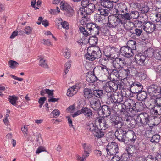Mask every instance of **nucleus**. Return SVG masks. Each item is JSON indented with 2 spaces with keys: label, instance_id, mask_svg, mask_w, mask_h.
<instances>
[{
  "label": "nucleus",
  "instance_id": "nucleus-1",
  "mask_svg": "<svg viewBox=\"0 0 161 161\" xmlns=\"http://www.w3.org/2000/svg\"><path fill=\"white\" fill-rule=\"evenodd\" d=\"M147 15L145 14L144 16H142V19H141V21L135 20V24L137 25L139 24L140 25L142 26L143 29L148 33H151L155 30H159L158 28L157 29V26H161L160 25L155 24L151 22L147 21Z\"/></svg>",
  "mask_w": 161,
  "mask_h": 161
},
{
  "label": "nucleus",
  "instance_id": "nucleus-2",
  "mask_svg": "<svg viewBox=\"0 0 161 161\" xmlns=\"http://www.w3.org/2000/svg\"><path fill=\"white\" fill-rule=\"evenodd\" d=\"M130 23H132L133 25H134L135 28L133 32H129V35L130 36L133 38L136 39L141 37L142 40L146 39L147 37L144 35L142 26H141L139 24L138 25L135 24V21L134 23L131 22Z\"/></svg>",
  "mask_w": 161,
  "mask_h": 161
},
{
  "label": "nucleus",
  "instance_id": "nucleus-3",
  "mask_svg": "<svg viewBox=\"0 0 161 161\" xmlns=\"http://www.w3.org/2000/svg\"><path fill=\"white\" fill-rule=\"evenodd\" d=\"M107 24L110 28L115 27L119 31H123V22H121V19L119 18L114 16H109Z\"/></svg>",
  "mask_w": 161,
  "mask_h": 161
},
{
  "label": "nucleus",
  "instance_id": "nucleus-4",
  "mask_svg": "<svg viewBox=\"0 0 161 161\" xmlns=\"http://www.w3.org/2000/svg\"><path fill=\"white\" fill-rule=\"evenodd\" d=\"M123 88L121 81L113 83H105L103 86L104 89L108 92H114L118 89L120 90Z\"/></svg>",
  "mask_w": 161,
  "mask_h": 161
},
{
  "label": "nucleus",
  "instance_id": "nucleus-5",
  "mask_svg": "<svg viewBox=\"0 0 161 161\" xmlns=\"http://www.w3.org/2000/svg\"><path fill=\"white\" fill-rule=\"evenodd\" d=\"M152 117L151 115H149L146 112H142L139 114L137 116V119L139 121V123L141 124L142 126H146L148 125L151 129L153 127L152 126H149V123L150 120Z\"/></svg>",
  "mask_w": 161,
  "mask_h": 161
},
{
  "label": "nucleus",
  "instance_id": "nucleus-6",
  "mask_svg": "<svg viewBox=\"0 0 161 161\" xmlns=\"http://www.w3.org/2000/svg\"><path fill=\"white\" fill-rule=\"evenodd\" d=\"M127 86L130 92L133 94H137L141 92L143 88V86L141 83L137 81L128 82Z\"/></svg>",
  "mask_w": 161,
  "mask_h": 161
},
{
  "label": "nucleus",
  "instance_id": "nucleus-7",
  "mask_svg": "<svg viewBox=\"0 0 161 161\" xmlns=\"http://www.w3.org/2000/svg\"><path fill=\"white\" fill-rule=\"evenodd\" d=\"M127 132L124 129H117L116 130L115 136L116 138L119 141L123 142L126 145H129L128 141L125 138L126 136Z\"/></svg>",
  "mask_w": 161,
  "mask_h": 161
},
{
  "label": "nucleus",
  "instance_id": "nucleus-8",
  "mask_svg": "<svg viewBox=\"0 0 161 161\" xmlns=\"http://www.w3.org/2000/svg\"><path fill=\"white\" fill-rule=\"evenodd\" d=\"M60 5L61 10H64V13L65 15L69 17H71L73 16L74 14V11L69 4L62 1Z\"/></svg>",
  "mask_w": 161,
  "mask_h": 161
},
{
  "label": "nucleus",
  "instance_id": "nucleus-9",
  "mask_svg": "<svg viewBox=\"0 0 161 161\" xmlns=\"http://www.w3.org/2000/svg\"><path fill=\"white\" fill-rule=\"evenodd\" d=\"M106 150L108 155L114 156L119 152L118 144L114 142L109 143L106 146Z\"/></svg>",
  "mask_w": 161,
  "mask_h": 161
},
{
  "label": "nucleus",
  "instance_id": "nucleus-10",
  "mask_svg": "<svg viewBox=\"0 0 161 161\" xmlns=\"http://www.w3.org/2000/svg\"><path fill=\"white\" fill-rule=\"evenodd\" d=\"M86 28L88 30L89 35L96 36L99 34L100 27L95 23H89L86 25Z\"/></svg>",
  "mask_w": 161,
  "mask_h": 161
},
{
  "label": "nucleus",
  "instance_id": "nucleus-11",
  "mask_svg": "<svg viewBox=\"0 0 161 161\" xmlns=\"http://www.w3.org/2000/svg\"><path fill=\"white\" fill-rule=\"evenodd\" d=\"M135 6L141 11V13L143 14V15H142L141 19H142V16H144L145 14L146 15V13L149 11V7L144 1L135 3Z\"/></svg>",
  "mask_w": 161,
  "mask_h": 161
},
{
  "label": "nucleus",
  "instance_id": "nucleus-12",
  "mask_svg": "<svg viewBox=\"0 0 161 161\" xmlns=\"http://www.w3.org/2000/svg\"><path fill=\"white\" fill-rule=\"evenodd\" d=\"M120 15V18L121 22H123V26L126 30L128 31H130L132 30V27H126L125 26V24L126 23L127 20H130L131 19L130 13L128 12V11L124 12L119 14Z\"/></svg>",
  "mask_w": 161,
  "mask_h": 161
},
{
  "label": "nucleus",
  "instance_id": "nucleus-13",
  "mask_svg": "<svg viewBox=\"0 0 161 161\" xmlns=\"http://www.w3.org/2000/svg\"><path fill=\"white\" fill-rule=\"evenodd\" d=\"M107 119H106L104 117H100L96 118L95 120V122L103 130H105L109 127V125L107 124Z\"/></svg>",
  "mask_w": 161,
  "mask_h": 161
},
{
  "label": "nucleus",
  "instance_id": "nucleus-14",
  "mask_svg": "<svg viewBox=\"0 0 161 161\" xmlns=\"http://www.w3.org/2000/svg\"><path fill=\"white\" fill-rule=\"evenodd\" d=\"M119 51L121 55L125 57L130 58L134 55V52L127 46L122 47L119 49Z\"/></svg>",
  "mask_w": 161,
  "mask_h": 161
},
{
  "label": "nucleus",
  "instance_id": "nucleus-15",
  "mask_svg": "<svg viewBox=\"0 0 161 161\" xmlns=\"http://www.w3.org/2000/svg\"><path fill=\"white\" fill-rule=\"evenodd\" d=\"M160 86L152 84L147 88V92L151 96H157L158 95Z\"/></svg>",
  "mask_w": 161,
  "mask_h": 161
},
{
  "label": "nucleus",
  "instance_id": "nucleus-16",
  "mask_svg": "<svg viewBox=\"0 0 161 161\" xmlns=\"http://www.w3.org/2000/svg\"><path fill=\"white\" fill-rule=\"evenodd\" d=\"M132 70L131 67L127 68L126 69L123 68L121 67L119 69V79L121 78V79H125L127 77H130L131 74H130V71Z\"/></svg>",
  "mask_w": 161,
  "mask_h": 161
},
{
  "label": "nucleus",
  "instance_id": "nucleus-17",
  "mask_svg": "<svg viewBox=\"0 0 161 161\" xmlns=\"http://www.w3.org/2000/svg\"><path fill=\"white\" fill-rule=\"evenodd\" d=\"M147 56L149 57H153L158 60H161V50H156L153 51L151 50L147 51Z\"/></svg>",
  "mask_w": 161,
  "mask_h": 161
},
{
  "label": "nucleus",
  "instance_id": "nucleus-18",
  "mask_svg": "<svg viewBox=\"0 0 161 161\" xmlns=\"http://www.w3.org/2000/svg\"><path fill=\"white\" fill-rule=\"evenodd\" d=\"M88 47L91 48V49H90V51L89 52V54H92L93 55L95 60L96 58H98L101 57L102 53L99 47Z\"/></svg>",
  "mask_w": 161,
  "mask_h": 161
},
{
  "label": "nucleus",
  "instance_id": "nucleus-19",
  "mask_svg": "<svg viewBox=\"0 0 161 161\" xmlns=\"http://www.w3.org/2000/svg\"><path fill=\"white\" fill-rule=\"evenodd\" d=\"M146 58V56L141 53L136 55L135 57V59L137 64L140 66L145 65V61Z\"/></svg>",
  "mask_w": 161,
  "mask_h": 161
},
{
  "label": "nucleus",
  "instance_id": "nucleus-20",
  "mask_svg": "<svg viewBox=\"0 0 161 161\" xmlns=\"http://www.w3.org/2000/svg\"><path fill=\"white\" fill-rule=\"evenodd\" d=\"M127 139L128 142H131V143H134L136 140L137 136L134 131L132 130H129L127 132L126 139Z\"/></svg>",
  "mask_w": 161,
  "mask_h": 161
},
{
  "label": "nucleus",
  "instance_id": "nucleus-21",
  "mask_svg": "<svg viewBox=\"0 0 161 161\" xmlns=\"http://www.w3.org/2000/svg\"><path fill=\"white\" fill-rule=\"evenodd\" d=\"M134 71H136V72L135 73V76L136 79L142 80H144L146 79L147 77V75L144 73L142 71L140 70L138 71L136 70V68H133L132 69Z\"/></svg>",
  "mask_w": 161,
  "mask_h": 161
},
{
  "label": "nucleus",
  "instance_id": "nucleus-22",
  "mask_svg": "<svg viewBox=\"0 0 161 161\" xmlns=\"http://www.w3.org/2000/svg\"><path fill=\"white\" fill-rule=\"evenodd\" d=\"M120 119L119 117L115 116L114 119H112L111 120L112 126L116 128L120 129L122 126L123 123L121 121L122 118H121V119Z\"/></svg>",
  "mask_w": 161,
  "mask_h": 161
},
{
  "label": "nucleus",
  "instance_id": "nucleus-23",
  "mask_svg": "<svg viewBox=\"0 0 161 161\" xmlns=\"http://www.w3.org/2000/svg\"><path fill=\"white\" fill-rule=\"evenodd\" d=\"M124 96V95L122 94V91H121L120 92H117L113 94V98L115 102V104L119 103L122 102Z\"/></svg>",
  "mask_w": 161,
  "mask_h": 161
},
{
  "label": "nucleus",
  "instance_id": "nucleus-24",
  "mask_svg": "<svg viewBox=\"0 0 161 161\" xmlns=\"http://www.w3.org/2000/svg\"><path fill=\"white\" fill-rule=\"evenodd\" d=\"M118 8V9L116 10V14L118 15L128 11L127 5L124 3H119Z\"/></svg>",
  "mask_w": 161,
  "mask_h": 161
},
{
  "label": "nucleus",
  "instance_id": "nucleus-25",
  "mask_svg": "<svg viewBox=\"0 0 161 161\" xmlns=\"http://www.w3.org/2000/svg\"><path fill=\"white\" fill-rule=\"evenodd\" d=\"M111 109H112L109 106L103 105L101 107L100 110L102 111V115H105L107 117L110 115Z\"/></svg>",
  "mask_w": 161,
  "mask_h": 161
},
{
  "label": "nucleus",
  "instance_id": "nucleus-26",
  "mask_svg": "<svg viewBox=\"0 0 161 161\" xmlns=\"http://www.w3.org/2000/svg\"><path fill=\"white\" fill-rule=\"evenodd\" d=\"M82 114L89 118H92L93 115V113L91 109L87 107H83L81 109Z\"/></svg>",
  "mask_w": 161,
  "mask_h": 161
},
{
  "label": "nucleus",
  "instance_id": "nucleus-27",
  "mask_svg": "<svg viewBox=\"0 0 161 161\" xmlns=\"http://www.w3.org/2000/svg\"><path fill=\"white\" fill-rule=\"evenodd\" d=\"M125 103L127 104L128 105H129L128 106H126L127 112L129 111L131 113L134 115H136V107L135 106V103H132V104L131 103H129L127 101H126Z\"/></svg>",
  "mask_w": 161,
  "mask_h": 161
},
{
  "label": "nucleus",
  "instance_id": "nucleus-28",
  "mask_svg": "<svg viewBox=\"0 0 161 161\" xmlns=\"http://www.w3.org/2000/svg\"><path fill=\"white\" fill-rule=\"evenodd\" d=\"M102 129L98 128V127L95 131L93 133L94 136L97 139L102 138L104 136L105 132Z\"/></svg>",
  "mask_w": 161,
  "mask_h": 161
},
{
  "label": "nucleus",
  "instance_id": "nucleus-29",
  "mask_svg": "<svg viewBox=\"0 0 161 161\" xmlns=\"http://www.w3.org/2000/svg\"><path fill=\"white\" fill-rule=\"evenodd\" d=\"M126 46L134 52L136 50L137 43L136 42L133 40H129L126 43Z\"/></svg>",
  "mask_w": 161,
  "mask_h": 161
},
{
  "label": "nucleus",
  "instance_id": "nucleus-30",
  "mask_svg": "<svg viewBox=\"0 0 161 161\" xmlns=\"http://www.w3.org/2000/svg\"><path fill=\"white\" fill-rule=\"evenodd\" d=\"M111 59H114L117 58L118 54L119 53V49L116 47H110Z\"/></svg>",
  "mask_w": 161,
  "mask_h": 161
},
{
  "label": "nucleus",
  "instance_id": "nucleus-31",
  "mask_svg": "<svg viewBox=\"0 0 161 161\" xmlns=\"http://www.w3.org/2000/svg\"><path fill=\"white\" fill-rule=\"evenodd\" d=\"M90 106L94 110L96 111H98L100 109L101 107V103L99 100L93 101L92 103H91Z\"/></svg>",
  "mask_w": 161,
  "mask_h": 161
},
{
  "label": "nucleus",
  "instance_id": "nucleus-32",
  "mask_svg": "<svg viewBox=\"0 0 161 161\" xmlns=\"http://www.w3.org/2000/svg\"><path fill=\"white\" fill-rule=\"evenodd\" d=\"M98 38L96 36H92L89 38L88 42L92 47H97L95 45L97 44Z\"/></svg>",
  "mask_w": 161,
  "mask_h": 161
},
{
  "label": "nucleus",
  "instance_id": "nucleus-33",
  "mask_svg": "<svg viewBox=\"0 0 161 161\" xmlns=\"http://www.w3.org/2000/svg\"><path fill=\"white\" fill-rule=\"evenodd\" d=\"M135 106L136 107V113L137 112L144 111L145 109L146 105L144 103L142 102H137L135 103Z\"/></svg>",
  "mask_w": 161,
  "mask_h": 161
},
{
  "label": "nucleus",
  "instance_id": "nucleus-34",
  "mask_svg": "<svg viewBox=\"0 0 161 161\" xmlns=\"http://www.w3.org/2000/svg\"><path fill=\"white\" fill-rule=\"evenodd\" d=\"M101 4L104 7L108 8H110L113 7V3L111 0H101Z\"/></svg>",
  "mask_w": 161,
  "mask_h": 161
},
{
  "label": "nucleus",
  "instance_id": "nucleus-35",
  "mask_svg": "<svg viewBox=\"0 0 161 161\" xmlns=\"http://www.w3.org/2000/svg\"><path fill=\"white\" fill-rule=\"evenodd\" d=\"M137 99L141 101H145L147 97V94L146 91H141L137 93Z\"/></svg>",
  "mask_w": 161,
  "mask_h": 161
},
{
  "label": "nucleus",
  "instance_id": "nucleus-36",
  "mask_svg": "<svg viewBox=\"0 0 161 161\" xmlns=\"http://www.w3.org/2000/svg\"><path fill=\"white\" fill-rule=\"evenodd\" d=\"M86 15H90L94 12L95 10V6L92 3H90L86 7Z\"/></svg>",
  "mask_w": 161,
  "mask_h": 161
},
{
  "label": "nucleus",
  "instance_id": "nucleus-37",
  "mask_svg": "<svg viewBox=\"0 0 161 161\" xmlns=\"http://www.w3.org/2000/svg\"><path fill=\"white\" fill-rule=\"evenodd\" d=\"M84 95L86 99H89L93 97L92 90L88 88H85L83 90Z\"/></svg>",
  "mask_w": 161,
  "mask_h": 161
},
{
  "label": "nucleus",
  "instance_id": "nucleus-38",
  "mask_svg": "<svg viewBox=\"0 0 161 161\" xmlns=\"http://www.w3.org/2000/svg\"><path fill=\"white\" fill-rule=\"evenodd\" d=\"M86 80L88 82L92 83L98 80L97 77L95 75L93 72V74L89 75L86 77Z\"/></svg>",
  "mask_w": 161,
  "mask_h": 161
},
{
  "label": "nucleus",
  "instance_id": "nucleus-39",
  "mask_svg": "<svg viewBox=\"0 0 161 161\" xmlns=\"http://www.w3.org/2000/svg\"><path fill=\"white\" fill-rule=\"evenodd\" d=\"M148 138L150 139L149 140L152 143L155 144L159 142L160 136L158 134H155L153 135L151 137H148Z\"/></svg>",
  "mask_w": 161,
  "mask_h": 161
},
{
  "label": "nucleus",
  "instance_id": "nucleus-40",
  "mask_svg": "<svg viewBox=\"0 0 161 161\" xmlns=\"http://www.w3.org/2000/svg\"><path fill=\"white\" fill-rule=\"evenodd\" d=\"M152 110L156 115L161 114V106L155 104Z\"/></svg>",
  "mask_w": 161,
  "mask_h": 161
},
{
  "label": "nucleus",
  "instance_id": "nucleus-41",
  "mask_svg": "<svg viewBox=\"0 0 161 161\" xmlns=\"http://www.w3.org/2000/svg\"><path fill=\"white\" fill-rule=\"evenodd\" d=\"M98 127L97 123H96L95 121L94 123H90L87 126V128L90 131L93 133Z\"/></svg>",
  "mask_w": 161,
  "mask_h": 161
},
{
  "label": "nucleus",
  "instance_id": "nucleus-42",
  "mask_svg": "<svg viewBox=\"0 0 161 161\" xmlns=\"http://www.w3.org/2000/svg\"><path fill=\"white\" fill-rule=\"evenodd\" d=\"M133 153L132 152L130 148V147H128L125 152V153L124 154L122 155L121 158H124L125 157L128 156L129 159L130 157H131L133 155Z\"/></svg>",
  "mask_w": 161,
  "mask_h": 161
},
{
  "label": "nucleus",
  "instance_id": "nucleus-43",
  "mask_svg": "<svg viewBox=\"0 0 161 161\" xmlns=\"http://www.w3.org/2000/svg\"><path fill=\"white\" fill-rule=\"evenodd\" d=\"M103 94V91L102 90H96L92 92L93 95L99 98H101Z\"/></svg>",
  "mask_w": 161,
  "mask_h": 161
},
{
  "label": "nucleus",
  "instance_id": "nucleus-44",
  "mask_svg": "<svg viewBox=\"0 0 161 161\" xmlns=\"http://www.w3.org/2000/svg\"><path fill=\"white\" fill-rule=\"evenodd\" d=\"M91 48L88 47L87 48V53H86L85 55V57L86 60L90 61H93L95 60L94 56L92 54H89V52L90 51V49Z\"/></svg>",
  "mask_w": 161,
  "mask_h": 161
},
{
  "label": "nucleus",
  "instance_id": "nucleus-45",
  "mask_svg": "<svg viewBox=\"0 0 161 161\" xmlns=\"http://www.w3.org/2000/svg\"><path fill=\"white\" fill-rule=\"evenodd\" d=\"M114 60H113L112 62V66L113 69H119L121 67V65L119 64L118 63L119 62V60L118 59V58H114Z\"/></svg>",
  "mask_w": 161,
  "mask_h": 161
},
{
  "label": "nucleus",
  "instance_id": "nucleus-46",
  "mask_svg": "<svg viewBox=\"0 0 161 161\" xmlns=\"http://www.w3.org/2000/svg\"><path fill=\"white\" fill-rule=\"evenodd\" d=\"M10 103L14 106H16V101L18 100V97L15 95L10 96L8 98Z\"/></svg>",
  "mask_w": 161,
  "mask_h": 161
},
{
  "label": "nucleus",
  "instance_id": "nucleus-47",
  "mask_svg": "<svg viewBox=\"0 0 161 161\" xmlns=\"http://www.w3.org/2000/svg\"><path fill=\"white\" fill-rule=\"evenodd\" d=\"M82 147L84 150V151L91 152L92 146L90 144L84 143L82 144Z\"/></svg>",
  "mask_w": 161,
  "mask_h": 161
},
{
  "label": "nucleus",
  "instance_id": "nucleus-48",
  "mask_svg": "<svg viewBox=\"0 0 161 161\" xmlns=\"http://www.w3.org/2000/svg\"><path fill=\"white\" fill-rule=\"evenodd\" d=\"M98 11H99L100 14L102 15L106 16L109 14V11L108 9L100 8Z\"/></svg>",
  "mask_w": 161,
  "mask_h": 161
},
{
  "label": "nucleus",
  "instance_id": "nucleus-49",
  "mask_svg": "<svg viewBox=\"0 0 161 161\" xmlns=\"http://www.w3.org/2000/svg\"><path fill=\"white\" fill-rule=\"evenodd\" d=\"M107 95H108V94H107ZM108 96V97L107 98V101L106 102V104H110L111 103H114L115 104V102L114 100V98L113 99V94L109 95Z\"/></svg>",
  "mask_w": 161,
  "mask_h": 161
},
{
  "label": "nucleus",
  "instance_id": "nucleus-50",
  "mask_svg": "<svg viewBox=\"0 0 161 161\" xmlns=\"http://www.w3.org/2000/svg\"><path fill=\"white\" fill-rule=\"evenodd\" d=\"M70 51L67 48L63 49L62 51L63 55L65 58L69 59L70 56Z\"/></svg>",
  "mask_w": 161,
  "mask_h": 161
},
{
  "label": "nucleus",
  "instance_id": "nucleus-51",
  "mask_svg": "<svg viewBox=\"0 0 161 161\" xmlns=\"http://www.w3.org/2000/svg\"><path fill=\"white\" fill-rule=\"evenodd\" d=\"M8 63L9 67L12 69L18 66L19 65V64L17 62L12 60H10Z\"/></svg>",
  "mask_w": 161,
  "mask_h": 161
},
{
  "label": "nucleus",
  "instance_id": "nucleus-52",
  "mask_svg": "<svg viewBox=\"0 0 161 161\" xmlns=\"http://www.w3.org/2000/svg\"><path fill=\"white\" fill-rule=\"evenodd\" d=\"M78 91L74 90L73 88H70L68 90L67 92V95L69 97H72L73 96L74 94H75Z\"/></svg>",
  "mask_w": 161,
  "mask_h": 161
},
{
  "label": "nucleus",
  "instance_id": "nucleus-53",
  "mask_svg": "<svg viewBox=\"0 0 161 161\" xmlns=\"http://www.w3.org/2000/svg\"><path fill=\"white\" fill-rule=\"evenodd\" d=\"M155 64H153L152 66L154 67V69L157 73L161 76V65L156 66Z\"/></svg>",
  "mask_w": 161,
  "mask_h": 161
},
{
  "label": "nucleus",
  "instance_id": "nucleus-54",
  "mask_svg": "<svg viewBox=\"0 0 161 161\" xmlns=\"http://www.w3.org/2000/svg\"><path fill=\"white\" fill-rule=\"evenodd\" d=\"M104 54L107 57L111 59V54L110 51V47L105 48L103 51Z\"/></svg>",
  "mask_w": 161,
  "mask_h": 161
},
{
  "label": "nucleus",
  "instance_id": "nucleus-55",
  "mask_svg": "<svg viewBox=\"0 0 161 161\" xmlns=\"http://www.w3.org/2000/svg\"><path fill=\"white\" fill-rule=\"evenodd\" d=\"M139 16V14L138 12L134 11H132L130 13V16L131 19L132 18H133V19H137Z\"/></svg>",
  "mask_w": 161,
  "mask_h": 161
},
{
  "label": "nucleus",
  "instance_id": "nucleus-56",
  "mask_svg": "<svg viewBox=\"0 0 161 161\" xmlns=\"http://www.w3.org/2000/svg\"><path fill=\"white\" fill-rule=\"evenodd\" d=\"M80 31L82 33L85 37H87L89 35L88 31H86L85 28L82 26H80L79 27ZM87 29L86 31H87Z\"/></svg>",
  "mask_w": 161,
  "mask_h": 161
},
{
  "label": "nucleus",
  "instance_id": "nucleus-57",
  "mask_svg": "<svg viewBox=\"0 0 161 161\" xmlns=\"http://www.w3.org/2000/svg\"><path fill=\"white\" fill-rule=\"evenodd\" d=\"M63 20L61 18H58L55 21V23L58 28L60 29L61 28V26Z\"/></svg>",
  "mask_w": 161,
  "mask_h": 161
},
{
  "label": "nucleus",
  "instance_id": "nucleus-58",
  "mask_svg": "<svg viewBox=\"0 0 161 161\" xmlns=\"http://www.w3.org/2000/svg\"><path fill=\"white\" fill-rule=\"evenodd\" d=\"M60 114V111L57 109L54 110L51 113V115H53V118H57L59 115Z\"/></svg>",
  "mask_w": 161,
  "mask_h": 161
},
{
  "label": "nucleus",
  "instance_id": "nucleus-59",
  "mask_svg": "<svg viewBox=\"0 0 161 161\" xmlns=\"http://www.w3.org/2000/svg\"><path fill=\"white\" fill-rule=\"evenodd\" d=\"M112 75H114L117 78L119 79V69H113Z\"/></svg>",
  "mask_w": 161,
  "mask_h": 161
},
{
  "label": "nucleus",
  "instance_id": "nucleus-60",
  "mask_svg": "<svg viewBox=\"0 0 161 161\" xmlns=\"http://www.w3.org/2000/svg\"><path fill=\"white\" fill-rule=\"evenodd\" d=\"M129 105L125 103V102H124V104L122 105V108L119 110V112L122 113H124L125 111L127 112L126 106H127L128 107Z\"/></svg>",
  "mask_w": 161,
  "mask_h": 161
},
{
  "label": "nucleus",
  "instance_id": "nucleus-61",
  "mask_svg": "<svg viewBox=\"0 0 161 161\" xmlns=\"http://www.w3.org/2000/svg\"><path fill=\"white\" fill-rule=\"evenodd\" d=\"M90 3L89 0H83L81 2V5L83 8H86Z\"/></svg>",
  "mask_w": 161,
  "mask_h": 161
},
{
  "label": "nucleus",
  "instance_id": "nucleus-62",
  "mask_svg": "<svg viewBox=\"0 0 161 161\" xmlns=\"http://www.w3.org/2000/svg\"><path fill=\"white\" fill-rule=\"evenodd\" d=\"M40 62V64H39V65L40 66L44 68H47L48 65L46 62L45 60H44V59H41Z\"/></svg>",
  "mask_w": 161,
  "mask_h": 161
},
{
  "label": "nucleus",
  "instance_id": "nucleus-63",
  "mask_svg": "<svg viewBox=\"0 0 161 161\" xmlns=\"http://www.w3.org/2000/svg\"><path fill=\"white\" fill-rule=\"evenodd\" d=\"M71 65V62L69 61L67 62L65 65V74H67L70 69Z\"/></svg>",
  "mask_w": 161,
  "mask_h": 161
},
{
  "label": "nucleus",
  "instance_id": "nucleus-64",
  "mask_svg": "<svg viewBox=\"0 0 161 161\" xmlns=\"http://www.w3.org/2000/svg\"><path fill=\"white\" fill-rule=\"evenodd\" d=\"M24 31L25 33L27 35H29L31 34L32 31V29L29 26L25 27Z\"/></svg>",
  "mask_w": 161,
  "mask_h": 161
}]
</instances>
